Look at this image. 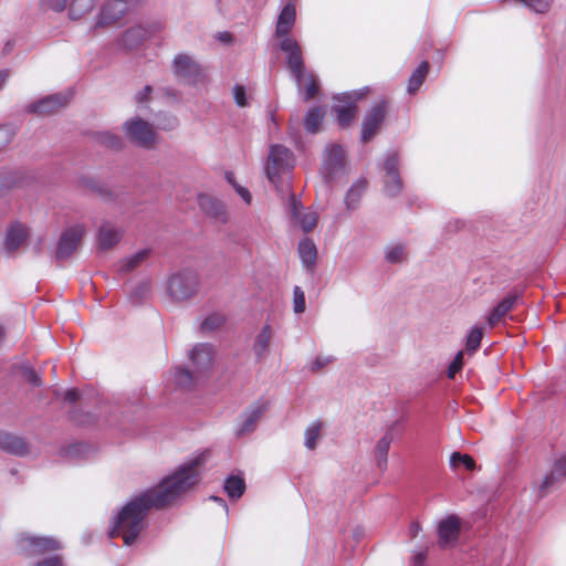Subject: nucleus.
I'll return each mask as SVG.
<instances>
[{
  "label": "nucleus",
  "instance_id": "obj_54",
  "mask_svg": "<svg viewBox=\"0 0 566 566\" xmlns=\"http://www.w3.org/2000/svg\"><path fill=\"white\" fill-rule=\"evenodd\" d=\"M12 138V134L7 129H0V146L6 145Z\"/></svg>",
  "mask_w": 566,
  "mask_h": 566
},
{
  "label": "nucleus",
  "instance_id": "obj_31",
  "mask_svg": "<svg viewBox=\"0 0 566 566\" xmlns=\"http://www.w3.org/2000/svg\"><path fill=\"white\" fill-rule=\"evenodd\" d=\"M224 490L230 497L239 499L242 496L245 490L244 480L240 476L232 475L227 479Z\"/></svg>",
  "mask_w": 566,
  "mask_h": 566
},
{
  "label": "nucleus",
  "instance_id": "obj_59",
  "mask_svg": "<svg viewBox=\"0 0 566 566\" xmlns=\"http://www.w3.org/2000/svg\"><path fill=\"white\" fill-rule=\"evenodd\" d=\"M410 532L413 536H417V534L420 532V525L418 523H412L410 526Z\"/></svg>",
  "mask_w": 566,
  "mask_h": 566
},
{
  "label": "nucleus",
  "instance_id": "obj_15",
  "mask_svg": "<svg viewBox=\"0 0 566 566\" xmlns=\"http://www.w3.org/2000/svg\"><path fill=\"white\" fill-rule=\"evenodd\" d=\"M172 70L175 75L188 82L195 81L200 75V67L196 61L186 54H178L174 59Z\"/></svg>",
  "mask_w": 566,
  "mask_h": 566
},
{
  "label": "nucleus",
  "instance_id": "obj_1",
  "mask_svg": "<svg viewBox=\"0 0 566 566\" xmlns=\"http://www.w3.org/2000/svg\"><path fill=\"white\" fill-rule=\"evenodd\" d=\"M207 455V452H201L189 459L157 486L146 491L148 502L155 503L156 506H161L172 502L179 495L193 488L199 482Z\"/></svg>",
  "mask_w": 566,
  "mask_h": 566
},
{
  "label": "nucleus",
  "instance_id": "obj_27",
  "mask_svg": "<svg viewBox=\"0 0 566 566\" xmlns=\"http://www.w3.org/2000/svg\"><path fill=\"white\" fill-rule=\"evenodd\" d=\"M298 255L303 265L313 266L317 259V248L313 240L305 238L298 243Z\"/></svg>",
  "mask_w": 566,
  "mask_h": 566
},
{
  "label": "nucleus",
  "instance_id": "obj_58",
  "mask_svg": "<svg viewBox=\"0 0 566 566\" xmlns=\"http://www.w3.org/2000/svg\"><path fill=\"white\" fill-rule=\"evenodd\" d=\"M232 35L228 32H223L219 34V40L226 43L231 42Z\"/></svg>",
  "mask_w": 566,
  "mask_h": 566
},
{
  "label": "nucleus",
  "instance_id": "obj_61",
  "mask_svg": "<svg viewBox=\"0 0 566 566\" xmlns=\"http://www.w3.org/2000/svg\"><path fill=\"white\" fill-rule=\"evenodd\" d=\"M211 499L217 501V502H219L220 505L227 511V505H226V503H224V501L222 499H219V497H216V496H212Z\"/></svg>",
  "mask_w": 566,
  "mask_h": 566
},
{
  "label": "nucleus",
  "instance_id": "obj_12",
  "mask_svg": "<svg viewBox=\"0 0 566 566\" xmlns=\"http://www.w3.org/2000/svg\"><path fill=\"white\" fill-rule=\"evenodd\" d=\"M460 518L450 515L443 518L438 525V544L446 548L455 544L460 533Z\"/></svg>",
  "mask_w": 566,
  "mask_h": 566
},
{
  "label": "nucleus",
  "instance_id": "obj_13",
  "mask_svg": "<svg viewBox=\"0 0 566 566\" xmlns=\"http://www.w3.org/2000/svg\"><path fill=\"white\" fill-rule=\"evenodd\" d=\"M84 233L85 228L80 224L65 230L59 241L56 251L57 256L65 258L74 252L78 247Z\"/></svg>",
  "mask_w": 566,
  "mask_h": 566
},
{
  "label": "nucleus",
  "instance_id": "obj_55",
  "mask_svg": "<svg viewBox=\"0 0 566 566\" xmlns=\"http://www.w3.org/2000/svg\"><path fill=\"white\" fill-rule=\"evenodd\" d=\"M28 379L36 386L41 384L39 376L33 370L29 371Z\"/></svg>",
  "mask_w": 566,
  "mask_h": 566
},
{
  "label": "nucleus",
  "instance_id": "obj_30",
  "mask_svg": "<svg viewBox=\"0 0 566 566\" xmlns=\"http://www.w3.org/2000/svg\"><path fill=\"white\" fill-rule=\"evenodd\" d=\"M344 151L340 146H332L327 150V159L325 160V167L333 175L338 167L342 166Z\"/></svg>",
  "mask_w": 566,
  "mask_h": 566
},
{
  "label": "nucleus",
  "instance_id": "obj_33",
  "mask_svg": "<svg viewBox=\"0 0 566 566\" xmlns=\"http://www.w3.org/2000/svg\"><path fill=\"white\" fill-rule=\"evenodd\" d=\"M322 423L319 421L312 422L305 430L304 444L307 449L316 448L317 440L321 437Z\"/></svg>",
  "mask_w": 566,
  "mask_h": 566
},
{
  "label": "nucleus",
  "instance_id": "obj_50",
  "mask_svg": "<svg viewBox=\"0 0 566 566\" xmlns=\"http://www.w3.org/2000/svg\"><path fill=\"white\" fill-rule=\"evenodd\" d=\"M331 361H332L331 357H324V356L316 357L312 364V370H319V369L324 368L325 366H327Z\"/></svg>",
  "mask_w": 566,
  "mask_h": 566
},
{
  "label": "nucleus",
  "instance_id": "obj_7",
  "mask_svg": "<svg viewBox=\"0 0 566 566\" xmlns=\"http://www.w3.org/2000/svg\"><path fill=\"white\" fill-rule=\"evenodd\" d=\"M280 49L287 53V65L297 84L302 83L305 73L302 51L297 41L293 38H285L279 43Z\"/></svg>",
  "mask_w": 566,
  "mask_h": 566
},
{
  "label": "nucleus",
  "instance_id": "obj_23",
  "mask_svg": "<svg viewBox=\"0 0 566 566\" xmlns=\"http://www.w3.org/2000/svg\"><path fill=\"white\" fill-rule=\"evenodd\" d=\"M0 449L15 455H23L28 452V447L23 439L3 431H0Z\"/></svg>",
  "mask_w": 566,
  "mask_h": 566
},
{
  "label": "nucleus",
  "instance_id": "obj_38",
  "mask_svg": "<svg viewBox=\"0 0 566 566\" xmlns=\"http://www.w3.org/2000/svg\"><path fill=\"white\" fill-rule=\"evenodd\" d=\"M483 338V329L481 327H473L467 337L465 350L473 354L481 344Z\"/></svg>",
  "mask_w": 566,
  "mask_h": 566
},
{
  "label": "nucleus",
  "instance_id": "obj_8",
  "mask_svg": "<svg viewBox=\"0 0 566 566\" xmlns=\"http://www.w3.org/2000/svg\"><path fill=\"white\" fill-rule=\"evenodd\" d=\"M21 549L25 551L30 556H36L61 548L59 541L52 537H38L32 535H21L19 537Z\"/></svg>",
  "mask_w": 566,
  "mask_h": 566
},
{
  "label": "nucleus",
  "instance_id": "obj_56",
  "mask_svg": "<svg viewBox=\"0 0 566 566\" xmlns=\"http://www.w3.org/2000/svg\"><path fill=\"white\" fill-rule=\"evenodd\" d=\"M65 398L67 400H70L71 402H74L76 401L77 399V392L75 390H69L66 394H65Z\"/></svg>",
  "mask_w": 566,
  "mask_h": 566
},
{
  "label": "nucleus",
  "instance_id": "obj_45",
  "mask_svg": "<svg viewBox=\"0 0 566 566\" xmlns=\"http://www.w3.org/2000/svg\"><path fill=\"white\" fill-rule=\"evenodd\" d=\"M293 310L296 314L305 311V295L300 286H295L293 290Z\"/></svg>",
  "mask_w": 566,
  "mask_h": 566
},
{
  "label": "nucleus",
  "instance_id": "obj_26",
  "mask_svg": "<svg viewBox=\"0 0 566 566\" xmlns=\"http://www.w3.org/2000/svg\"><path fill=\"white\" fill-rule=\"evenodd\" d=\"M261 407H253L249 409L241 418V421L238 427V434L243 436L250 433L255 428V423L262 416Z\"/></svg>",
  "mask_w": 566,
  "mask_h": 566
},
{
  "label": "nucleus",
  "instance_id": "obj_57",
  "mask_svg": "<svg viewBox=\"0 0 566 566\" xmlns=\"http://www.w3.org/2000/svg\"><path fill=\"white\" fill-rule=\"evenodd\" d=\"M424 558H426L424 554H422V553L417 554V555L415 556V558H413V563H415V565H416V566H421V565H422V563H423V560H424Z\"/></svg>",
  "mask_w": 566,
  "mask_h": 566
},
{
  "label": "nucleus",
  "instance_id": "obj_35",
  "mask_svg": "<svg viewBox=\"0 0 566 566\" xmlns=\"http://www.w3.org/2000/svg\"><path fill=\"white\" fill-rule=\"evenodd\" d=\"M385 258L389 263H400L407 258L406 249L402 244H392L386 249Z\"/></svg>",
  "mask_w": 566,
  "mask_h": 566
},
{
  "label": "nucleus",
  "instance_id": "obj_47",
  "mask_svg": "<svg viewBox=\"0 0 566 566\" xmlns=\"http://www.w3.org/2000/svg\"><path fill=\"white\" fill-rule=\"evenodd\" d=\"M233 97L237 105H239L240 107H244L248 105V98L243 86L235 85L233 87Z\"/></svg>",
  "mask_w": 566,
  "mask_h": 566
},
{
  "label": "nucleus",
  "instance_id": "obj_43",
  "mask_svg": "<svg viewBox=\"0 0 566 566\" xmlns=\"http://www.w3.org/2000/svg\"><path fill=\"white\" fill-rule=\"evenodd\" d=\"M300 87H304L305 90V98L306 99H310L312 97L315 96L316 92H317V84H316V81L314 78V76L312 74H305L304 73V77L302 80V83L301 84H297Z\"/></svg>",
  "mask_w": 566,
  "mask_h": 566
},
{
  "label": "nucleus",
  "instance_id": "obj_39",
  "mask_svg": "<svg viewBox=\"0 0 566 566\" xmlns=\"http://www.w3.org/2000/svg\"><path fill=\"white\" fill-rule=\"evenodd\" d=\"M450 464L453 468L463 465L470 471L474 470V468H475V462H474L473 458L469 454H462L460 452H453L451 454Z\"/></svg>",
  "mask_w": 566,
  "mask_h": 566
},
{
  "label": "nucleus",
  "instance_id": "obj_24",
  "mask_svg": "<svg viewBox=\"0 0 566 566\" xmlns=\"http://www.w3.org/2000/svg\"><path fill=\"white\" fill-rule=\"evenodd\" d=\"M96 6V0H69L67 15L71 20H81L90 14Z\"/></svg>",
  "mask_w": 566,
  "mask_h": 566
},
{
  "label": "nucleus",
  "instance_id": "obj_32",
  "mask_svg": "<svg viewBox=\"0 0 566 566\" xmlns=\"http://www.w3.org/2000/svg\"><path fill=\"white\" fill-rule=\"evenodd\" d=\"M429 64L428 62H422L411 74L408 83V91L410 93H415L423 83L424 77L428 73Z\"/></svg>",
  "mask_w": 566,
  "mask_h": 566
},
{
  "label": "nucleus",
  "instance_id": "obj_44",
  "mask_svg": "<svg viewBox=\"0 0 566 566\" xmlns=\"http://www.w3.org/2000/svg\"><path fill=\"white\" fill-rule=\"evenodd\" d=\"M149 251L148 250H142L135 253L134 255L127 258L123 262V268L125 270H133L136 266H138L142 262H144L148 258Z\"/></svg>",
  "mask_w": 566,
  "mask_h": 566
},
{
  "label": "nucleus",
  "instance_id": "obj_10",
  "mask_svg": "<svg viewBox=\"0 0 566 566\" xmlns=\"http://www.w3.org/2000/svg\"><path fill=\"white\" fill-rule=\"evenodd\" d=\"M128 11L125 0H109L101 9L95 27L111 25L119 21Z\"/></svg>",
  "mask_w": 566,
  "mask_h": 566
},
{
  "label": "nucleus",
  "instance_id": "obj_25",
  "mask_svg": "<svg viewBox=\"0 0 566 566\" xmlns=\"http://www.w3.org/2000/svg\"><path fill=\"white\" fill-rule=\"evenodd\" d=\"M149 34V30L144 25H134L123 34L122 44L125 48L133 49L142 43Z\"/></svg>",
  "mask_w": 566,
  "mask_h": 566
},
{
  "label": "nucleus",
  "instance_id": "obj_3",
  "mask_svg": "<svg viewBox=\"0 0 566 566\" xmlns=\"http://www.w3.org/2000/svg\"><path fill=\"white\" fill-rule=\"evenodd\" d=\"M123 133L128 142L143 148H154L158 134L153 124L140 116H133L124 122Z\"/></svg>",
  "mask_w": 566,
  "mask_h": 566
},
{
  "label": "nucleus",
  "instance_id": "obj_34",
  "mask_svg": "<svg viewBox=\"0 0 566 566\" xmlns=\"http://www.w3.org/2000/svg\"><path fill=\"white\" fill-rule=\"evenodd\" d=\"M323 118L324 112L321 108L315 107L310 109L304 119L305 128L308 132L316 133L317 128L323 122Z\"/></svg>",
  "mask_w": 566,
  "mask_h": 566
},
{
  "label": "nucleus",
  "instance_id": "obj_11",
  "mask_svg": "<svg viewBox=\"0 0 566 566\" xmlns=\"http://www.w3.org/2000/svg\"><path fill=\"white\" fill-rule=\"evenodd\" d=\"M566 478V453L563 454L556 462L551 473L534 482V489L537 491L538 496L543 497L547 494L551 488L558 481Z\"/></svg>",
  "mask_w": 566,
  "mask_h": 566
},
{
  "label": "nucleus",
  "instance_id": "obj_9",
  "mask_svg": "<svg viewBox=\"0 0 566 566\" xmlns=\"http://www.w3.org/2000/svg\"><path fill=\"white\" fill-rule=\"evenodd\" d=\"M386 115L385 102L375 104L366 114L361 126V138L365 143L369 142L378 132Z\"/></svg>",
  "mask_w": 566,
  "mask_h": 566
},
{
  "label": "nucleus",
  "instance_id": "obj_4",
  "mask_svg": "<svg viewBox=\"0 0 566 566\" xmlns=\"http://www.w3.org/2000/svg\"><path fill=\"white\" fill-rule=\"evenodd\" d=\"M293 166V155L286 147L282 145H272L270 147L264 170L271 184L277 186L281 178L287 175Z\"/></svg>",
  "mask_w": 566,
  "mask_h": 566
},
{
  "label": "nucleus",
  "instance_id": "obj_21",
  "mask_svg": "<svg viewBox=\"0 0 566 566\" xmlns=\"http://www.w3.org/2000/svg\"><path fill=\"white\" fill-rule=\"evenodd\" d=\"M123 231L113 226L104 224L98 231V247L102 250H108L115 247L122 239Z\"/></svg>",
  "mask_w": 566,
  "mask_h": 566
},
{
  "label": "nucleus",
  "instance_id": "obj_46",
  "mask_svg": "<svg viewBox=\"0 0 566 566\" xmlns=\"http://www.w3.org/2000/svg\"><path fill=\"white\" fill-rule=\"evenodd\" d=\"M463 366V352H459L448 369V377L453 378Z\"/></svg>",
  "mask_w": 566,
  "mask_h": 566
},
{
  "label": "nucleus",
  "instance_id": "obj_2",
  "mask_svg": "<svg viewBox=\"0 0 566 566\" xmlns=\"http://www.w3.org/2000/svg\"><path fill=\"white\" fill-rule=\"evenodd\" d=\"M150 506L156 505L148 502L146 492L129 502L114 520L109 536H120L125 545H130L144 528V517Z\"/></svg>",
  "mask_w": 566,
  "mask_h": 566
},
{
  "label": "nucleus",
  "instance_id": "obj_29",
  "mask_svg": "<svg viewBox=\"0 0 566 566\" xmlns=\"http://www.w3.org/2000/svg\"><path fill=\"white\" fill-rule=\"evenodd\" d=\"M391 437L384 436L381 437L376 444V458H377V467L380 470H385L387 468V454L390 449Z\"/></svg>",
  "mask_w": 566,
  "mask_h": 566
},
{
  "label": "nucleus",
  "instance_id": "obj_14",
  "mask_svg": "<svg viewBox=\"0 0 566 566\" xmlns=\"http://www.w3.org/2000/svg\"><path fill=\"white\" fill-rule=\"evenodd\" d=\"M296 22V8L293 2H287L282 8L275 27V35L281 40L291 38L289 34Z\"/></svg>",
  "mask_w": 566,
  "mask_h": 566
},
{
  "label": "nucleus",
  "instance_id": "obj_28",
  "mask_svg": "<svg viewBox=\"0 0 566 566\" xmlns=\"http://www.w3.org/2000/svg\"><path fill=\"white\" fill-rule=\"evenodd\" d=\"M271 336V328L268 325L263 326L256 335L253 344V352L258 358H262L268 353Z\"/></svg>",
  "mask_w": 566,
  "mask_h": 566
},
{
  "label": "nucleus",
  "instance_id": "obj_5",
  "mask_svg": "<svg viewBox=\"0 0 566 566\" xmlns=\"http://www.w3.org/2000/svg\"><path fill=\"white\" fill-rule=\"evenodd\" d=\"M167 290L176 301L188 300L198 293V276L192 272L174 274L168 280Z\"/></svg>",
  "mask_w": 566,
  "mask_h": 566
},
{
  "label": "nucleus",
  "instance_id": "obj_53",
  "mask_svg": "<svg viewBox=\"0 0 566 566\" xmlns=\"http://www.w3.org/2000/svg\"><path fill=\"white\" fill-rule=\"evenodd\" d=\"M151 93L150 86H145L140 92L137 93L136 98L138 102H145Z\"/></svg>",
  "mask_w": 566,
  "mask_h": 566
},
{
  "label": "nucleus",
  "instance_id": "obj_17",
  "mask_svg": "<svg viewBox=\"0 0 566 566\" xmlns=\"http://www.w3.org/2000/svg\"><path fill=\"white\" fill-rule=\"evenodd\" d=\"M521 295L518 293H512L505 296L489 314L488 323L490 326H495L501 319L513 308L516 307Z\"/></svg>",
  "mask_w": 566,
  "mask_h": 566
},
{
  "label": "nucleus",
  "instance_id": "obj_63",
  "mask_svg": "<svg viewBox=\"0 0 566 566\" xmlns=\"http://www.w3.org/2000/svg\"><path fill=\"white\" fill-rule=\"evenodd\" d=\"M3 335H4V332H3L2 327L0 326V339H2Z\"/></svg>",
  "mask_w": 566,
  "mask_h": 566
},
{
  "label": "nucleus",
  "instance_id": "obj_49",
  "mask_svg": "<svg viewBox=\"0 0 566 566\" xmlns=\"http://www.w3.org/2000/svg\"><path fill=\"white\" fill-rule=\"evenodd\" d=\"M102 137H103V143L109 147H118L120 144L119 138L113 134L105 133L102 135Z\"/></svg>",
  "mask_w": 566,
  "mask_h": 566
},
{
  "label": "nucleus",
  "instance_id": "obj_16",
  "mask_svg": "<svg viewBox=\"0 0 566 566\" xmlns=\"http://www.w3.org/2000/svg\"><path fill=\"white\" fill-rule=\"evenodd\" d=\"M214 352L208 344H200L190 352V360L195 373H203L211 368Z\"/></svg>",
  "mask_w": 566,
  "mask_h": 566
},
{
  "label": "nucleus",
  "instance_id": "obj_18",
  "mask_svg": "<svg viewBox=\"0 0 566 566\" xmlns=\"http://www.w3.org/2000/svg\"><path fill=\"white\" fill-rule=\"evenodd\" d=\"M67 98L62 95L44 97L29 106V111L39 115H49L66 105Z\"/></svg>",
  "mask_w": 566,
  "mask_h": 566
},
{
  "label": "nucleus",
  "instance_id": "obj_36",
  "mask_svg": "<svg viewBox=\"0 0 566 566\" xmlns=\"http://www.w3.org/2000/svg\"><path fill=\"white\" fill-rule=\"evenodd\" d=\"M226 323V317L222 314L214 313L209 316H207L201 325L200 328L205 332H213L219 329L221 326H223Z\"/></svg>",
  "mask_w": 566,
  "mask_h": 566
},
{
  "label": "nucleus",
  "instance_id": "obj_62",
  "mask_svg": "<svg viewBox=\"0 0 566 566\" xmlns=\"http://www.w3.org/2000/svg\"><path fill=\"white\" fill-rule=\"evenodd\" d=\"M7 187L8 185H6L3 177L0 176V192Z\"/></svg>",
  "mask_w": 566,
  "mask_h": 566
},
{
  "label": "nucleus",
  "instance_id": "obj_19",
  "mask_svg": "<svg viewBox=\"0 0 566 566\" xmlns=\"http://www.w3.org/2000/svg\"><path fill=\"white\" fill-rule=\"evenodd\" d=\"M199 206L207 214L214 219L221 222L228 220L226 207L219 199L211 196H200Z\"/></svg>",
  "mask_w": 566,
  "mask_h": 566
},
{
  "label": "nucleus",
  "instance_id": "obj_37",
  "mask_svg": "<svg viewBox=\"0 0 566 566\" xmlns=\"http://www.w3.org/2000/svg\"><path fill=\"white\" fill-rule=\"evenodd\" d=\"M69 0H39V8L43 12H63L67 8Z\"/></svg>",
  "mask_w": 566,
  "mask_h": 566
},
{
  "label": "nucleus",
  "instance_id": "obj_52",
  "mask_svg": "<svg viewBox=\"0 0 566 566\" xmlns=\"http://www.w3.org/2000/svg\"><path fill=\"white\" fill-rule=\"evenodd\" d=\"M235 190L238 192V195L243 199V201L248 205L251 203V200H252V196L250 193V191L242 187V186H235Z\"/></svg>",
  "mask_w": 566,
  "mask_h": 566
},
{
  "label": "nucleus",
  "instance_id": "obj_48",
  "mask_svg": "<svg viewBox=\"0 0 566 566\" xmlns=\"http://www.w3.org/2000/svg\"><path fill=\"white\" fill-rule=\"evenodd\" d=\"M386 175L398 174V157L396 154H390L385 161Z\"/></svg>",
  "mask_w": 566,
  "mask_h": 566
},
{
  "label": "nucleus",
  "instance_id": "obj_51",
  "mask_svg": "<svg viewBox=\"0 0 566 566\" xmlns=\"http://www.w3.org/2000/svg\"><path fill=\"white\" fill-rule=\"evenodd\" d=\"M34 566H63V563L60 556H53L36 563Z\"/></svg>",
  "mask_w": 566,
  "mask_h": 566
},
{
  "label": "nucleus",
  "instance_id": "obj_40",
  "mask_svg": "<svg viewBox=\"0 0 566 566\" xmlns=\"http://www.w3.org/2000/svg\"><path fill=\"white\" fill-rule=\"evenodd\" d=\"M402 188L398 174L386 175L385 190L389 196H396Z\"/></svg>",
  "mask_w": 566,
  "mask_h": 566
},
{
  "label": "nucleus",
  "instance_id": "obj_60",
  "mask_svg": "<svg viewBox=\"0 0 566 566\" xmlns=\"http://www.w3.org/2000/svg\"><path fill=\"white\" fill-rule=\"evenodd\" d=\"M8 77H9L8 72H4V71L0 72V88L3 86V84L6 83Z\"/></svg>",
  "mask_w": 566,
  "mask_h": 566
},
{
  "label": "nucleus",
  "instance_id": "obj_6",
  "mask_svg": "<svg viewBox=\"0 0 566 566\" xmlns=\"http://www.w3.org/2000/svg\"><path fill=\"white\" fill-rule=\"evenodd\" d=\"M366 94L367 90H361L344 93L335 97L333 111L342 127H347L354 120L356 115V103Z\"/></svg>",
  "mask_w": 566,
  "mask_h": 566
},
{
  "label": "nucleus",
  "instance_id": "obj_22",
  "mask_svg": "<svg viewBox=\"0 0 566 566\" xmlns=\"http://www.w3.org/2000/svg\"><path fill=\"white\" fill-rule=\"evenodd\" d=\"M28 229L22 224L11 226L6 235L4 248L8 252L17 251L27 240Z\"/></svg>",
  "mask_w": 566,
  "mask_h": 566
},
{
  "label": "nucleus",
  "instance_id": "obj_41",
  "mask_svg": "<svg viewBox=\"0 0 566 566\" xmlns=\"http://www.w3.org/2000/svg\"><path fill=\"white\" fill-rule=\"evenodd\" d=\"M174 379L178 386L188 387L192 384L193 376L189 370L181 367H177L174 370Z\"/></svg>",
  "mask_w": 566,
  "mask_h": 566
},
{
  "label": "nucleus",
  "instance_id": "obj_42",
  "mask_svg": "<svg viewBox=\"0 0 566 566\" xmlns=\"http://www.w3.org/2000/svg\"><path fill=\"white\" fill-rule=\"evenodd\" d=\"M366 189V182L365 181H357L353 185V187L347 192V205L348 207L354 206L363 195V192Z\"/></svg>",
  "mask_w": 566,
  "mask_h": 566
},
{
  "label": "nucleus",
  "instance_id": "obj_20",
  "mask_svg": "<svg viewBox=\"0 0 566 566\" xmlns=\"http://www.w3.org/2000/svg\"><path fill=\"white\" fill-rule=\"evenodd\" d=\"M293 216L296 224L304 232L312 231L318 222V214L312 209H298L296 202H293Z\"/></svg>",
  "mask_w": 566,
  "mask_h": 566
}]
</instances>
